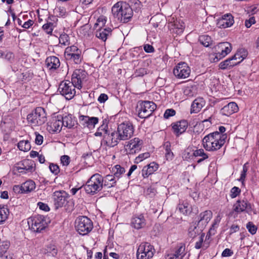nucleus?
Segmentation results:
<instances>
[{"instance_id":"nucleus-61","label":"nucleus","mask_w":259,"mask_h":259,"mask_svg":"<svg viewBox=\"0 0 259 259\" xmlns=\"http://www.w3.org/2000/svg\"><path fill=\"white\" fill-rule=\"evenodd\" d=\"M247 171V168L245 166V165H244L243 167V170L241 171V176L239 179V181H242V182L244 181L246 175Z\"/></svg>"},{"instance_id":"nucleus-36","label":"nucleus","mask_w":259,"mask_h":259,"mask_svg":"<svg viewBox=\"0 0 259 259\" xmlns=\"http://www.w3.org/2000/svg\"><path fill=\"white\" fill-rule=\"evenodd\" d=\"M43 252L48 255L56 256L58 253V249L55 245L49 244L43 249Z\"/></svg>"},{"instance_id":"nucleus-13","label":"nucleus","mask_w":259,"mask_h":259,"mask_svg":"<svg viewBox=\"0 0 259 259\" xmlns=\"http://www.w3.org/2000/svg\"><path fill=\"white\" fill-rule=\"evenodd\" d=\"M75 88L71 81L65 80L60 83L58 90L66 99L70 100L75 95Z\"/></svg>"},{"instance_id":"nucleus-4","label":"nucleus","mask_w":259,"mask_h":259,"mask_svg":"<svg viewBox=\"0 0 259 259\" xmlns=\"http://www.w3.org/2000/svg\"><path fill=\"white\" fill-rule=\"evenodd\" d=\"M68 194L63 190L57 191L54 192L52 198L55 209H58L63 206L68 212H71L73 209V203L72 201H67Z\"/></svg>"},{"instance_id":"nucleus-14","label":"nucleus","mask_w":259,"mask_h":259,"mask_svg":"<svg viewBox=\"0 0 259 259\" xmlns=\"http://www.w3.org/2000/svg\"><path fill=\"white\" fill-rule=\"evenodd\" d=\"M88 78V73L83 69H79L75 70L72 75L71 82L75 85L76 88L80 89L82 88L84 82L86 81Z\"/></svg>"},{"instance_id":"nucleus-35","label":"nucleus","mask_w":259,"mask_h":259,"mask_svg":"<svg viewBox=\"0 0 259 259\" xmlns=\"http://www.w3.org/2000/svg\"><path fill=\"white\" fill-rule=\"evenodd\" d=\"M10 212L7 205H0V225L3 224L8 218Z\"/></svg>"},{"instance_id":"nucleus-59","label":"nucleus","mask_w":259,"mask_h":259,"mask_svg":"<svg viewBox=\"0 0 259 259\" xmlns=\"http://www.w3.org/2000/svg\"><path fill=\"white\" fill-rule=\"evenodd\" d=\"M255 23V18L254 17L250 18L245 21V25L247 28H249L252 24Z\"/></svg>"},{"instance_id":"nucleus-42","label":"nucleus","mask_w":259,"mask_h":259,"mask_svg":"<svg viewBox=\"0 0 259 259\" xmlns=\"http://www.w3.org/2000/svg\"><path fill=\"white\" fill-rule=\"evenodd\" d=\"M106 18L104 16H100L97 20V22L94 25V28L97 29V27L103 28L106 24Z\"/></svg>"},{"instance_id":"nucleus-44","label":"nucleus","mask_w":259,"mask_h":259,"mask_svg":"<svg viewBox=\"0 0 259 259\" xmlns=\"http://www.w3.org/2000/svg\"><path fill=\"white\" fill-rule=\"evenodd\" d=\"M246 228L251 235H254L257 230V226L251 222H249L246 224Z\"/></svg>"},{"instance_id":"nucleus-9","label":"nucleus","mask_w":259,"mask_h":259,"mask_svg":"<svg viewBox=\"0 0 259 259\" xmlns=\"http://www.w3.org/2000/svg\"><path fill=\"white\" fill-rule=\"evenodd\" d=\"M28 224L30 228L35 232H40L47 226L46 218L43 215H34L28 219Z\"/></svg>"},{"instance_id":"nucleus-25","label":"nucleus","mask_w":259,"mask_h":259,"mask_svg":"<svg viewBox=\"0 0 259 259\" xmlns=\"http://www.w3.org/2000/svg\"><path fill=\"white\" fill-rule=\"evenodd\" d=\"M158 168V164L153 162L147 166H144L142 170V176L144 178H148Z\"/></svg>"},{"instance_id":"nucleus-54","label":"nucleus","mask_w":259,"mask_h":259,"mask_svg":"<svg viewBox=\"0 0 259 259\" xmlns=\"http://www.w3.org/2000/svg\"><path fill=\"white\" fill-rule=\"evenodd\" d=\"M205 234L204 233H202L199 237V240L198 241L196 242L195 245V248L196 249H200L202 245V243L203 242V239L204 237Z\"/></svg>"},{"instance_id":"nucleus-16","label":"nucleus","mask_w":259,"mask_h":259,"mask_svg":"<svg viewBox=\"0 0 259 259\" xmlns=\"http://www.w3.org/2000/svg\"><path fill=\"white\" fill-rule=\"evenodd\" d=\"M80 125L83 128L88 127L92 129L95 127V125L99 122V118L96 117H89V116L80 115L78 117Z\"/></svg>"},{"instance_id":"nucleus-63","label":"nucleus","mask_w":259,"mask_h":259,"mask_svg":"<svg viewBox=\"0 0 259 259\" xmlns=\"http://www.w3.org/2000/svg\"><path fill=\"white\" fill-rule=\"evenodd\" d=\"M144 50L147 53H153L154 51V49L153 47L149 44H146L144 45Z\"/></svg>"},{"instance_id":"nucleus-58","label":"nucleus","mask_w":259,"mask_h":259,"mask_svg":"<svg viewBox=\"0 0 259 259\" xmlns=\"http://www.w3.org/2000/svg\"><path fill=\"white\" fill-rule=\"evenodd\" d=\"M233 254V251L229 248H226L222 253V257L231 256Z\"/></svg>"},{"instance_id":"nucleus-46","label":"nucleus","mask_w":259,"mask_h":259,"mask_svg":"<svg viewBox=\"0 0 259 259\" xmlns=\"http://www.w3.org/2000/svg\"><path fill=\"white\" fill-rule=\"evenodd\" d=\"M193 156H201L202 158H208V156L206 153H205L203 149H199L195 150L193 153Z\"/></svg>"},{"instance_id":"nucleus-17","label":"nucleus","mask_w":259,"mask_h":259,"mask_svg":"<svg viewBox=\"0 0 259 259\" xmlns=\"http://www.w3.org/2000/svg\"><path fill=\"white\" fill-rule=\"evenodd\" d=\"M61 116H57L52 118L48 123L47 130L50 133L60 132L63 127Z\"/></svg>"},{"instance_id":"nucleus-21","label":"nucleus","mask_w":259,"mask_h":259,"mask_svg":"<svg viewBox=\"0 0 259 259\" xmlns=\"http://www.w3.org/2000/svg\"><path fill=\"white\" fill-rule=\"evenodd\" d=\"M238 111L237 104L235 102H230L222 108L221 112L222 115L229 116Z\"/></svg>"},{"instance_id":"nucleus-2","label":"nucleus","mask_w":259,"mask_h":259,"mask_svg":"<svg viewBox=\"0 0 259 259\" xmlns=\"http://www.w3.org/2000/svg\"><path fill=\"white\" fill-rule=\"evenodd\" d=\"M227 138V134H220L218 132H214L204 137L202 145L206 151H215L222 147Z\"/></svg>"},{"instance_id":"nucleus-39","label":"nucleus","mask_w":259,"mask_h":259,"mask_svg":"<svg viewBox=\"0 0 259 259\" xmlns=\"http://www.w3.org/2000/svg\"><path fill=\"white\" fill-rule=\"evenodd\" d=\"M200 43L205 47L210 46L212 42L211 37L207 35H201L199 37Z\"/></svg>"},{"instance_id":"nucleus-40","label":"nucleus","mask_w":259,"mask_h":259,"mask_svg":"<svg viewBox=\"0 0 259 259\" xmlns=\"http://www.w3.org/2000/svg\"><path fill=\"white\" fill-rule=\"evenodd\" d=\"M17 146L20 150L24 152L28 151L31 149L30 144L28 140L20 141L18 143Z\"/></svg>"},{"instance_id":"nucleus-38","label":"nucleus","mask_w":259,"mask_h":259,"mask_svg":"<svg viewBox=\"0 0 259 259\" xmlns=\"http://www.w3.org/2000/svg\"><path fill=\"white\" fill-rule=\"evenodd\" d=\"M233 61V59L231 57L224 61L221 62L219 64L220 68L225 70L227 69H230L232 67L235 66V63H232L231 61Z\"/></svg>"},{"instance_id":"nucleus-41","label":"nucleus","mask_w":259,"mask_h":259,"mask_svg":"<svg viewBox=\"0 0 259 259\" xmlns=\"http://www.w3.org/2000/svg\"><path fill=\"white\" fill-rule=\"evenodd\" d=\"M185 245L181 244L178 246V248L177 250L175 251V252L173 254L174 256L175 257V259L179 258L180 256L181 257L180 259H182V258L185 255Z\"/></svg>"},{"instance_id":"nucleus-15","label":"nucleus","mask_w":259,"mask_h":259,"mask_svg":"<svg viewBox=\"0 0 259 259\" xmlns=\"http://www.w3.org/2000/svg\"><path fill=\"white\" fill-rule=\"evenodd\" d=\"M191 72L190 67L185 62H180L174 68L173 73L178 78H186L189 76Z\"/></svg>"},{"instance_id":"nucleus-37","label":"nucleus","mask_w":259,"mask_h":259,"mask_svg":"<svg viewBox=\"0 0 259 259\" xmlns=\"http://www.w3.org/2000/svg\"><path fill=\"white\" fill-rule=\"evenodd\" d=\"M165 151V156L167 160H171L174 157V154L171 150V145L169 142H166L163 145Z\"/></svg>"},{"instance_id":"nucleus-48","label":"nucleus","mask_w":259,"mask_h":259,"mask_svg":"<svg viewBox=\"0 0 259 259\" xmlns=\"http://www.w3.org/2000/svg\"><path fill=\"white\" fill-rule=\"evenodd\" d=\"M50 171L55 175H58L60 172L59 166L54 163H51L49 166Z\"/></svg>"},{"instance_id":"nucleus-3","label":"nucleus","mask_w":259,"mask_h":259,"mask_svg":"<svg viewBox=\"0 0 259 259\" xmlns=\"http://www.w3.org/2000/svg\"><path fill=\"white\" fill-rule=\"evenodd\" d=\"M111 11L113 16L123 23L129 22L133 15L131 6L123 2H118L114 4Z\"/></svg>"},{"instance_id":"nucleus-7","label":"nucleus","mask_w":259,"mask_h":259,"mask_svg":"<svg viewBox=\"0 0 259 259\" xmlns=\"http://www.w3.org/2000/svg\"><path fill=\"white\" fill-rule=\"evenodd\" d=\"M156 105L152 101L139 102L137 107L139 117L141 118L149 117L156 109Z\"/></svg>"},{"instance_id":"nucleus-27","label":"nucleus","mask_w":259,"mask_h":259,"mask_svg":"<svg viewBox=\"0 0 259 259\" xmlns=\"http://www.w3.org/2000/svg\"><path fill=\"white\" fill-rule=\"evenodd\" d=\"M132 226L136 229L139 230L144 228L146 225V220L143 215L134 217L131 221Z\"/></svg>"},{"instance_id":"nucleus-6","label":"nucleus","mask_w":259,"mask_h":259,"mask_svg":"<svg viewBox=\"0 0 259 259\" xmlns=\"http://www.w3.org/2000/svg\"><path fill=\"white\" fill-rule=\"evenodd\" d=\"M28 122L33 126L43 124L47 121V113L44 108L38 107L27 116Z\"/></svg>"},{"instance_id":"nucleus-33","label":"nucleus","mask_w":259,"mask_h":259,"mask_svg":"<svg viewBox=\"0 0 259 259\" xmlns=\"http://www.w3.org/2000/svg\"><path fill=\"white\" fill-rule=\"evenodd\" d=\"M111 171L117 180H118L125 173V170L121 165L116 164L112 167Z\"/></svg>"},{"instance_id":"nucleus-64","label":"nucleus","mask_w":259,"mask_h":259,"mask_svg":"<svg viewBox=\"0 0 259 259\" xmlns=\"http://www.w3.org/2000/svg\"><path fill=\"white\" fill-rule=\"evenodd\" d=\"M108 97V96L105 94H101L98 99V101L100 103H104L107 100Z\"/></svg>"},{"instance_id":"nucleus-1","label":"nucleus","mask_w":259,"mask_h":259,"mask_svg":"<svg viewBox=\"0 0 259 259\" xmlns=\"http://www.w3.org/2000/svg\"><path fill=\"white\" fill-rule=\"evenodd\" d=\"M134 127L132 122L124 121L118 124L117 130H111L110 136L106 138L109 143L110 147L116 146L120 141H126L131 139L134 135Z\"/></svg>"},{"instance_id":"nucleus-29","label":"nucleus","mask_w":259,"mask_h":259,"mask_svg":"<svg viewBox=\"0 0 259 259\" xmlns=\"http://www.w3.org/2000/svg\"><path fill=\"white\" fill-rule=\"evenodd\" d=\"M112 29L110 28H99L97 29L96 36L105 41L107 37L111 35Z\"/></svg>"},{"instance_id":"nucleus-32","label":"nucleus","mask_w":259,"mask_h":259,"mask_svg":"<svg viewBox=\"0 0 259 259\" xmlns=\"http://www.w3.org/2000/svg\"><path fill=\"white\" fill-rule=\"evenodd\" d=\"M118 180L113 175H108L104 178H103V186L107 188H111L116 185V182Z\"/></svg>"},{"instance_id":"nucleus-62","label":"nucleus","mask_w":259,"mask_h":259,"mask_svg":"<svg viewBox=\"0 0 259 259\" xmlns=\"http://www.w3.org/2000/svg\"><path fill=\"white\" fill-rule=\"evenodd\" d=\"M6 60L11 61L14 59V55L11 52H7L5 53V57Z\"/></svg>"},{"instance_id":"nucleus-50","label":"nucleus","mask_w":259,"mask_h":259,"mask_svg":"<svg viewBox=\"0 0 259 259\" xmlns=\"http://www.w3.org/2000/svg\"><path fill=\"white\" fill-rule=\"evenodd\" d=\"M10 242L9 241H4L0 246L1 254L2 253H5L10 247Z\"/></svg>"},{"instance_id":"nucleus-26","label":"nucleus","mask_w":259,"mask_h":259,"mask_svg":"<svg viewBox=\"0 0 259 259\" xmlns=\"http://www.w3.org/2000/svg\"><path fill=\"white\" fill-rule=\"evenodd\" d=\"M62 125L68 128H73L77 123L75 118L71 114H68L64 117L61 116Z\"/></svg>"},{"instance_id":"nucleus-60","label":"nucleus","mask_w":259,"mask_h":259,"mask_svg":"<svg viewBox=\"0 0 259 259\" xmlns=\"http://www.w3.org/2000/svg\"><path fill=\"white\" fill-rule=\"evenodd\" d=\"M132 6L135 7L136 9L140 8L141 2L139 0H130Z\"/></svg>"},{"instance_id":"nucleus-56","label":"nucleus","mask_w":259,"mask_h":259,"mask_svg":"<svg viewBox=\"0 0 259 259\" xmlns=\"http://www.w3.org/2000/svg\"><path fill=\"white\" fill-rule=\"evenodd\" d=\"M35 143L38 145H41L43 142V137L37 133H35Z\"/></svg>"},{"instance_id":"nucleus-28","label":"nucleus","mask_w":259,"mask_h":259,"mask_svg":"<svg viewBox=\"0 0 259 259\" xmlns=\"http://www.w3.org/2000/svg\"><path fill=\"white\" fill-rule=\"evenodd\" d=\"M219 48H221V53L216 54L215 58L217 60L221 59L222 58L226 56L231 52V44L228 42H224L220 44Z\"/></svg>"},{"instance_id":"nucleus-19","label":"nucleus","mask_w":259,"mask_h":259,"mask_svg":"<svg viewBox=\"0 0 259 259\" xmlns=\"http://www.w3.org/2000/svg\"><path fill=\"white\" fill-rule=\"evenodd\" d=\"M17 170L20 173L26 174L34 170L35 163L34 161L29 159H24L18 163Z\"/></svg>"},{"instance_id":"nucleus-23","label":"nucleus","mask_w":259,"mask_h":259,"mask_svg":"<svg viewBox=\"0 0 259 259\" xmlns=\"http://www.w3.org/2000/svg\"><path fill=\"white\" fill-rule=\"evenodd\" d=\"M205 102L202 98H197L192 102L191 106L190 113H197L204 106Z\"/></svg>"},{"instance_id":"nucleus-8","label":"nucleus","mask_w":259,"mask_h":259,"mask_svg":"<svg viewBox=\"0 0 259 259\" xmlns=\"http://www.w3.org/2000/svg\"><path fill=\"white\" fill-rule=\"evenodd\" d=\"M75 228L80 235H85L93 229V223L88 217L81 216L77 218L75 221Z\"/></svg>"},{"instance_id":"nucleus-11","label":"nucleus","mask_w":259,"mask_h":259,"mask_svg":"<svg viewBox=\"0 0 259 259\" xmlns=\"http://www.w3.org/2000/svg\"><path fill=\"white\" fill-rule=\"evenodd\" d=\"M64 54L66 60L76 64H79L81 62V51L75 46L67 47Z\"/></svg>"},{"instance_id":"nucleus-49","label":"nucleus","mask_w":259,"mask_h":259,"mask_svg":"<svg viewBox=\"0 0 259 259\" xmlns=\"http://www.w3.org/2000/svg\"><path fill=\"white\" fill-rule=\"evenodd\" d=\"M176 111L173 109H167L165 111L163 117L165 119H168L169 117L175 115Z\"/></svg>"},{"instance_id":"nucleus-55","label":"nucleus","mask_w":259,"mask_h":259,"mask_svg":"<svg viewBox=\"0 0 259 259\" xmlns=\"http://www.w3.org/2000/svg\"><path fill=\"white\" fill-rule=\"evenodd\" d=\"M150 156V153L149 152H145L140 154L136 158V160L137 162H141L144 159L148 158Z\"/></svg>"},{"instance_id":"nucleus-45","label":"nucleus","mask_w":259,"mask_h":259,"mask_svg":"<svg viewBox=\"0 0 259 259\" xmlns=\"http://www.w3.org/2000/svg\"><path fill=\"white\" fill-rule=\"evenodd\" d=\"M59 43L64 46H66L69 44V37L66 34H61L59 38Z\"/></svg>"},{"instance_id":"nucleus-5","label":"nucleus","mask_w":259,"mask_h":259,"mask_svg":"<svg viewBox=\"0 0 259 259\" xmlns=\"http://www.w3.org/2000/svg\"><path fill=\"white\" fill-rule=\"evenodd\" d=\"M103 177L99 174L93 175L84 185L87 193L94 195L100 191L103 187Z\"/></svg>"},{"instance_id":"nucleus-51","label":"nucleus","mask_w":259,"mask_h":259,"mask_svg":"<svg viewBox=\"0 0 259 259\" xmlns=\"http://www.w3.org/2000/svg\"><path fill=\"white\" fill-rule=\"evenodd\" d=\"M61 163L62 164L63 166H67L70 163V157L68 155H63L60 158Z\"/></svg>"},{"instance_id":"nucleus-20","label":"nucleus","mask_w":259,"mask_h":259,"mask_svg":"<svg viewBox=\"0 0 259 259\" xmlns=\"http://www.w3.org/2000/svg\"><path fill=\"white\" fill-rule=\"evenodd\" d=\"M142 143V141L138 138L131 140L126 145L130 150V153L135 154L139 152L141 148Z\"/></svg>"},{"instance_id":"nucleus-34","label":"nucleus","mask_w":259,"mask_h":259,"mask_svg":"<svg viewBox=\"0 0 259 259\" xmlns=\"http://www.w3.org/2000/svg\"><path fill=\"white\" fill-rule=\"evenodd\" d=\"M22 192L28 193L35 188V184L32 180L27 181L21 185Z\"/></svg>"},{"instance_id":"nucleus-18","label":"nucleus","mask_w":259,"mask_h":259,"mask_svg":"<svg viewBox=\"0 0 259 259\" xmlns=\"http://www.w3.org/2000/svg\"><path fill=\"white\" fill-rule=\"evenodd\" d=\"M171 126L174 134L179 137L185 132L188 126V123L186 120L183 119L172 123Z\"/></svg>"},{"instance_id":"nucleus-31","label":"nucleus","mask_w":259,"mask_h":259,"mask_svg":"<svg viewBox=\"0 0 259 259\" xmlns=\"http://www.w3.org/2000/svg\"><path fill=\"white\" fill-rule=\"evenodd\" d=\"M219 23L223 28L229 27L234 23L233 17L230 14H225L223 16L222 19L220 20Z\"/></svg>"},{"instance_id":"nucleus-43","label":"nucleus","mask_w":259,"mask_h":259,"mask_svg":"<svg viewBox=\"0 0 259 259\" xmlns=\"http://www.w3.org/2000/svg\"><path fill=\"white\" fill-rule=\"evenodd\" d=\"M54 28L55 27L54 26V25H53L52 24H50V23H46L45 24H44L42 26V30L47 34L50 35L52 34V32Z\"/></svg>"},{"instance_id":"nucleus-10","label":"nucleus","mask_w":259,"mask_h":259,"mask_svg":"<svg viewBox=\"0 0 259 259\" xmlns=\"http://www.w3.org/2000/svg\"><path fill=\"white\" fill-rule=\"evenodd\" d=\"M155 250L153 245L148 242H142L139 246L137 251V259H150Z\"/></svg>"},{"instance_id":"nucleus-53","label":"nucleus","mask_w":259,"mask_h":259,"mask_svg":"<svg viewBox=\"0 0 259 259\" xmlns=\"http://www.w3.org/2000/svg\"><path fill=\"white\" fill-rule=\"evenodd\" d=\"M178 208L179 209V211L181 212H182L183 213H187L188 212V204L187 203H182L179 204Z\"/></svg>"},{"instance_id":"nucleus-30","label":"nucleus","mask_w":259,"mask_h":259,"mask_svg":"<svg viewBox=\"0 0 259 259\" xmlns=\"http://www.w3.org/2000/svg\"><path fill=\"white\" fill-rule=\"evenodd\" d=\"M212 217V213L209 210H205L201 212L198 217V224H201L203 225L207 224Z\"/></svg>"},{"instance_id":"nucleus-22","label":"nucleus","mask_w":259,"mask_h":259,"mask_svg":"<svg viewBox=\"0 0 259 259\" xmlns=\"http://www.w3.org/2000/svg\"><path fill=\"white\" fill-rule=\"evenodd\" d=\"M111 134V131L108 130L107 124H103L97 130V131L95 133V136L96 137L103 136V139L107 146L110 147L109 143L108 140L106 138L108 135L110 136Z\"/></svg>"},{"instance_id":"nucleus-52","label":"nucleus","mask_w":259,"mask_h":259,"mask_svg":"<svg viewBox=\"0 0 259 259\" xmlns=\"http://www.w3.org/2000/svg\"><path fill=\"white\" fill-rule=\"evenodd\" d=\"M46 23L50 24H52L55 27L57 25V22L58 21V19L56 17V16L51 15L49 16L48 18L46 20Z\"/></svg>"},{"instance_id":"nucleus-47","label":"nucleus","mask_w":259,"mask_h":259,"mask_svg":"<svg viewBox=\"0 0 259 259\" xmlns=\"http://www.w3.org/2000/svg\"><path fill=\"white\" fill-rule=\"evenodd\" d=\"M240 192V189L238 187L234 186L231 190L230 196L232 198H234L239 195Z\"/></svg>"},{"instance_id":"nucleus-24","label":"nucleus","mask_w":259,"mask_h":259,"mask_svg":"<svg viewBox=\"0 0 259 259\" xmlns=\"http://www.w3.org/2000/svg\"><path fill=\"white\" fill-rule=\"evenodd\" d=\"M45 63L49 70H56L60 65L59 58L54 56L47 57Z\"/></svg>"},{"instance_id":"nucleus-12","label":"nucleus","mask_w":259,"mask_h":259,"mask_svg":"<svg viewBox=\"0 0 259 259\" xmlns=\"http://www.w3.org/2000/svg\"><path fill=\"white\" fill-rule=\"evenodd\" d=\"M233 210L237 213L245 211L249 214L252 212L254 214L256 213L254 205L249 202L245 198L237 200L233 205Z\"/></svg>"},{"instance_id":"nucleus-57","label":"nucleus","mask_w":259,"mask_h":259,"mask_svg":"<svg viewBox=\"0 0 259 259\" xmlns=\"http://www.w3.org/2000/svg\"><path fill=\"white\" fill-rule=\"evenodd\" d=\"M37 206L39 207V208L41 210H44L45 211H49L50 210V208L49 206L43 202H39L37 203Z\"/></svg>"}]
</instances>
